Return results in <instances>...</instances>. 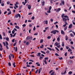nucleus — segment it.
Returning a JSON list of instances; mask_svg holds the SVG:
<instances>
[{
  "instance_id": "nucleus-47",
  "label": "nucleus",
  "mask_w": 75,
  "mask_h": 75,
  "mask_svg": "<svg viewBox=\"0 0 75 75\" xmlns=\"http://www.w3.org/2000/svg\"><path fill=\"white\" fill-rule=\"evenodd\" d=\"M45 3V1H43L42 2V6H44V4Z\"/></svg>"
},
{
  "instance_id": "nucleus-59",
  "label": "nucleus",
  "mask_w": 75,
  "mask_h": 75,
  "mask_svg": "<svg viewBox=\"0 0 75 75\" xmlns=\"http://www.w3.org/2000/svg\"><path fill=\"white\" fill-rule=\"evenodd\" d=\"M59 58L60 60H61V59H63V58L62 57H61V58L59 57Z\"/></svg>"
},
{
  "instance_id": "nucleus-41",
  "label": "nucleus",
  "mask_w": 75,
  "mask_h": 75,
  "mask_svg": "<svg viewBox=\"0 0 75 75\" xmlns=\"http://www.w3.org/2000/svg\"><path fill=\"white\" fill-rule=\"evenodd\" d=\"M43 58H44L43 57H40L39 59L40 60H41V59H43Z\"/></svg>"
},
{
  "instance_id": "nucleus-15",
  "label": "nucleus",
  "mask_w": 75,
  "mask_h": 75,
  "mask_svg": "<svg viewBox=\"0 0 75 75\" xmlns=\"http://www.w3.org/2000/svg\"><path fill=\"white\" fill-rule=\"evenodd\" d=\"M16 64V63H15V62H14L13 63V67H16V65H15Z\"/></svg>"
},
{
  "instance_id": "nucleus-9",
  "label": "nucleus",
  "mask_w": 75,
  "mask_h": 75,
  "mask_svg": "<svg viewBox=\"0 0 75 75\" xmlns=\"http://www.w3.org/2000/svg\"><path fill=\"white\" fill-rule=\"evenodd\" d=\"M61 34H63V35H64V34H65V32H64L63 30H61Z\"/></svg>"
},
{
  "instance_id": "nucleus-21",
  "label": "nucleus",
  "mask_w": 75,
  "mask_h": 75,
  "mask_svg": "<svg viewBox=\"0 0 75 75\" xmlns=\"http://www.w3.org/2000/svg\"><path fill=\"white\" fill-rule=\"evenodd\" d=\"M68 37H67V35H66L65 40L67 41V40H68Z\"/></svg>"
},
{
  "instance_id": "nucleus-17",
  "label": "nucleus",
  "mask_w": 75,
  "mask_h": 75,
  "mask_svg": "<svg viewBox=\"0 0 75 75\" xmlns=\"http://www.w3.org/2000/svg\"><path fill=\"white\" fill-rule=\"evenodd\" d=\"M68 52H71V51H72V50L70 48L68 50Z\"/></svg>"
},
{
  "instance_id": "nucleus-12",
  "label": "nucleus",
  "mask_w": 75,
  "mask_h": 75,
  "mask_svg": "<svg viewBox=\"0 0 75 75\" xmlns=\"http://www.w3.org/2000/svg\"><path fill=\"white\" fill-rule=\"evenodd\" d=\"M72 24H70L69 26V28H72Z\"/></svg>"
},
{
  "instance_id": "nucleus-19",
  "label": "nucleus",
  "mask_w": 75,
  "mask_h": 75,
  "mask_svg": "<svg viewBox=\"0 0 75 75\" xmlns=\"http://www.w3.org/2000/svg\"><path fill=\"white\" fill-rule=\"evenodd\" d=\"M41 52L42 53V54H46L45 52L43 51H41Z\"/></svg>"
},
{
  "instance_id": "nucleus-1",
  "label": "nucleus",
  "mask_w": 75,
  "mask_h": 75,
  "mask_svg": "<svg viewBox=\"0 0 75 75\" xmlns=\"http://www.w3.org/2000/svg\"><path fill=\"white\" fill-rule=\"evenodd\" d=\"M59 33V31L58 30H52L51 32V33H52L53 34H56V33Z\"/></svg>"
},
{
  "instance_id": "nucleus-26",
  "label": "nucleus",
  "mask_w": 75,
  "mask_h": 75,
  "mask_svg": "<svg viewBox=\"0 0 75 75\" xmlns=\"http://www.w3.org/2000/svg\"><path fill=\"white\" fill-rule=\"evenodd\" d=\"M6 41H9V38H7V37L6 38Z\"/></svg>"
},
{
  "instance_id": "nucleus-27",
  "label": "nucleus",
  "mask_w": 75,
  "mask_h": 75,
  "mask_svg": "<svg viewBox=\"0 0 75 75\" xmlns=\"http://www.w3.org/2000/svg\"><path fill=\"white\" fill-rule=\"evenodd\" d=\"M43 47H44V45H42V46H41L40 47V48H43Z\"/></svg>"
},
{
  "instance_id": "nucleus-48",
  "label": "nucleus",
  "mask_w": 75,
  "mask_h": 75,
  "mask_svg": "<svg viewBox=\"0 0 75 75\" xmlns=\"http://www.w3.org/2000/svg\"><path fill=\"white\" fill-rule=\"evenodd\" d=\"M46 53L47 54H49V53H50V51L49 50H47V51H46Z\"/></svg>"
},
{
  "instance_id": "nucleus-64",
  "label": "nucleus",
  "mask_w": 75,
  "mask_h": 75,
  "mask_svg": "<svg viewBox=\"0 0 75 75\" xmlns=\"http://www.w3.org/2000/svg\"><path fill=\"white\" fill-rule=\"evenodd\" d=\"M26 67H30V65H27V66H26Z\"/></svg>"
},
{
  "instance_id": "nucleus-28",
  "label": "nucleus",
  "mask_w": 75,
  "mask_h": 75,
  "mask_svg": "<svg viewBox=\"0 0 75 75\" xmlns=\"http://www.w3.org/2000/svg\"><path fill=\"white\" fill-rule=\"evenodd\" d=\"M55 49H56V50H57V51H59V49H58V48L55 47Z\"/></svg>"
},
{
  "instance_id": "nucleus-14",
  "label": "nucleus",
  "mask_w": 75,
  "mask_h": 75,
  "mask_svg": "<svg viewBox=\"0 0 75 75\" xmlns=\"http://www.w3.org/2000/svg\"><path fill=\"white\" fill-rule=\"evenodd\" d=\"M39 64V62H36V65H37V66H38L39 67H40V64Z\"/></svg>"
},
{
  "instance_id": "nucleus-36",
  "label": "nucleus",
  "mask_w": 75,
  "mask_h": 75,
  "mask_svg": "<svg viewBox=\"0 0 75 75\" xmlns=\"http://www.w3.org/2000/svg\"><path fill=\"white\" fill-rule=\"evenodd\" d=\"M65 15V14L64 13H63L62 15V17L63 18H64V15Z\"/></svg>"
},
{
  "instance_id": "nucleus-40",
  "label": "nucleus",
  "mask_w": 75,
  "mask_h": 75,
  "mask_svg": "<svg viewBox=\"0 0 75 75\" xmlns=\"http://www.w3.org/2000/svg\"><path fill=\"white\" fill-rule=\"evenodd\" d=\"M15 32V31L14 30H12V34H14V32Z\"/></svg>"
},
{
  "instance_id": "nucleus-56",
  "label": "nucleus",
  "mask_w": 75,
  "mask_h": 75,
  "mask_svg": "<svg viewBox=\"0 0 75 75\" xmlns=\"http://www.w3.org/2000/svg\"><path fill=\"white\" fill-rule=\"evenodd\" d=\"M48 59V57H45L44 58L45 60H47V59Z\"/></svg>"
},
{
  "instance_id": "nucleus-42",
  "label": "nucleus",
  "mask_w": 75,
  "mask_h": 75,
  "mask_svg": "<svg viewBox=\"0 0 75 75\" xmlns=\"http://www.w3.org/2000/svg\"><path fill=\"white\" fill-rule=\"evenodd\" d=\"M67 26L66 27L64 28V31H66V30H67Z\"/></svg>"
},
{
  "instance_id": "nucleus-50",
  "label": "nucleus",
  "mask_w": 75,
  "mask_h": 75,
  "mask_svg": "<svg viewBox=\"0 0 75 75\" xmlns=\"http://www.w3.org/2000/svg\"><path fill=\"white\" fill-rule=\"evenodd\" d=\"M51 38V37L50 36H48L47 37V39H50V38Z\"/></svg>"
},
{
  "instance_id": "nucleus-38",
  "label": "nucleus",
  "mask_w": 75,
  "mask_h": 75,
  "mask_svg": "<svg viewBox=\"0 0 75 75\" xmlns=\"http://www.w3.org/2000/svg\"><path fill=\"white\" fill-rule=\"evenodd\" d=\"M55 72H53L52 73L50 74V75H54Z\"/></svg>"
},
{
  "instance_id": "nucleus-2",
  "label": "nucleus",
  "mask_w": 75,
  "mask_h": 75,
  "mask_svg": "<svg viewBox=\"0 0 75 75\" xmlns=\"http://www.w3.org/2000/svg\"><path fill=\"white\" fill-rule=\"evenodd\" d=\"M64 3H65V2L64 0H61V3L60 4V6H62V4H63V5H64Z\"/></svg>"
},
{
  "instance_id": "nucleus-5",
  "label": "nucleus",
  "mask_w": 75,
  "mask_h": 75,
  "mask_svg": "<svg viewBox=\"0 0 75 75\" xmlns=\"http://www.w3.org/2000/svg\"><path fill=\"white\" fill-rule=\"evenodd\" d=\"M59 44H60V43L57 42H56L54 44V45H55V46H57V45H59Z\"/></svg>"
},
{
  "instance_id": "nucleus-51",
  "label": "nucleus",
  "mask_w": 75,
  "mask_h": 75,
  "mask_svg": "<svg viewBox=\"0 0 75 75\" xmlns=\"http://www.w3.org/2000/svg\"><path fill=\"white\" fill-rule=\"evenodd\" d=\"M64 18H68L69 17L68 16H64Z\"/></svg>"
},
{
  "instance_id": "nucleus-8",
  "label": "nucleus",
  "mask_w": 75,
  "mask_h": 75,
  "mask_svg": "<svg viewBox=\"0 0 75 75\" xmlns=\"http://www.w3.org/2000/svg\"><path fill=\"white\" fill-rule=\"evenodd\" d=\"M67 20V19L64 18H63V21H66Z\"/></svg>"
},
{
  "instance_id": "nucleus-54",
  "label": "nucleus",
  "mask_w": 75,
  "mask_h": 75,
  "mask_svg": "<svg viewBox=\"0 0 75 75\" xmlns=\"http://www.w3.org/2000/svg\"><path fill=\"white\" fill-rule=\"evenodd\" d=\"M55 55H56V56H57V57H59V55L57 53H55Z\"/></svg>"
},
{
  "instance_id": "nucleus-16",
  "label": "nucleus",
  "mask_w": 75,
  "mask_h": 75,
  "mask_svg": "<svg viewBox=\"0 0 75 75\" xmlns=\"http://www.w3.org/2000/svg\"><path fill=\"white\" fill-rule=\"evenodd\" d=\"M41 55V53H38V54H37V56H38L39 57Z\"/></svg>"
},
{
  "instance_id": "nucleus-13",
  "label": "nucleus",
  "mask_w": 75,
  "mask_h": 75,
  "mask_svg": "<svg viewBox=\"0 0 75 75\" xmlns=\"http://www.w3.org/2000/svg\"><path fill=\"white\" fill-rule=\"evenodd\" d=\"M57 41L58 42H59L60 41V38L59 37H58L57 39Z\"/></svg>"
},
{
  "instance_id": "nucleus-44",
  "label": "nucleus",
  "mask_w": 75,
  "mask_h": 75,
  "mask_svg": "<svg viewBox=\"0 0 75 75\" xmlns=\"http://www.w3.org/2000/svg\"><path fill=\"white\" fill-rule=\"evenodd\" d=\"M34 18H35V17H34V16H33L31 18V19L32 20H34Z\"/></svg>"
},
{
  "instance_id": "nucleus-4",
  "label": "nucleus",
  "mask_w": 75,
  "mask_h": 75,
  "mask_svg": "<svg viewBox=\"0 0 75 75\" xmlns=\"http://www.w3.org/2000/svg\"><path fill=\"white\" fill-rule=\"evenodd\" d=\"M18 16H19V18H20V17H21V15H20V14H18L16 15V18H18Z\"/></svg>"
},
{
  "instance_id": "nucleus-23",
  "label": "nucleus",
  "mask_w": 75,
  "mask_h": 75,
  "mask_svg": "<svg viewBox=\"0 0 75 75\" xmlns=\"http://www.w3.org/2000/svg\"><path fill=\"white\" fill-rule=\"evenodd\" d=\"M44 41V40L43 39H41L40 41V43H42Z\"/></svg>"
},
{
  "instance_id": "nucleus-29",
  "label": "nucleus",
  "mask_w": 75,
  "mask_h": 75,
  "mask_svg": "<svg viewBox=\"0 0 75 75\" xmlns=\"http://www.w3.org/2000/svg\"><path fill=\"white\" fill-rule=\"evenodd\" d=\"M26 39L28 40H30V37L29 36H27L26 37Z\"/></svg>"
},
{
  "instance_id": "nucleus-35",
  "label": "nucleus",
  "mask_w": 75,
  "mask_h": 75,
  "mask_svg": "<svg viewBox=\"0 0 75 75\" xmlns=\"http://www.w3.org/2000/svg\"><path fill=\"white\" fill-rule=\"evenodd\" d=\"M52 9V7L51 6H50L49 8V10H51Z\"/></svg>"
},
{
  "instance_id": "nucleus-33",
  "label": "nucleus",
  "mask_w": 75,
  "mask_h": 75,
  "mask_svg": "<svg viewBox=\"0 0 75 75\" xmlns=\"http://www.w3.org/2000/svg\"><path fill=\"white\" fill-rule=\"evenodd\" d=\"M57 48H60V47H61V45H57Z\"/></svg>"
},
{
  "instance_id": "nucleus-49",
  "label": "nucleus",
  "mask_w": 75,
  "mask_h": 75,
  "mask_svg": "<svg viewBox=\"0 0 75 75\" xmlns=\"http://www.w3.org/2000/svg\"><path fill=\"white\" fill-rule=\"evenodd\" d=\"M18 49H17V47H16L15 48V51L16 52V51H17Z\"/></svg>"
},
{
  "instance_id": "nucleus-39",
  "label": "nucleus",
  "mask_w": 75,
  "mask_h": 75,
  "mask_svg": "<svg viewBox=\"0 0 75 75\" xmlns=\"http://www.w3.org/2000/svg\"><path fill=\"white\" fill-rule=\"evenodd\" d=\"M62 46L64 47V42H62Z\"/></svg>"
},
{
  "instance_id": "nucleus-52",
  "label": "nucleus",
  "mask_w": 75,
  "mask_h": 75,
  "mask_svg": "<svg viewBox=\"0 0 75 75\" xmlns=\"http://www.w3.org/2000/svg\"><path fill=\"white\" fill-rule=\"evenodd\" d=\"M30 40H33V37H30Z\"/></svg>"
},
{
  "instance_id": "nucleus-6",
  "label": "nucleus",
  "mask_w": 75,
  "mask_h": 75,
  "mask_svg": "<svg viewBox=\"0 0 75 75\" xmlns=\"http://www.w3.org/2000/svg\"><path fill=\"white\" fill-rule=\"evenodd\" d=\"M61 10V8H59L57 10L56 12H57V13H58V12H59V11H60Z\"/></svg>"
},
{
  "instance_id": "nucleus-60",
  "label": "nucleus",
  "mask_w": 75,
  "mask_h": 75,
  "mask_svg": "<svg viewBox=\"0 0 75 75\" xmlns=\"http://www.w3.org/2000/svg\"><path fill=\"white\" fill-rule=\"evenodd\" d=\"M70 35L71 37H73L74 36V35H73V34H72V33L70 34Z\"/></svg>"
},
{
  "instance_id": "nucleus-30",
  "label": "nucleus",
  "mask_w": 75,
  "mask_h": 75,
  "mask_svg": "<svg viewBox=\"0 0 75 75\" xmlns=\"http://www.w3.org/2000/svg\"><path fill=\"white\" fill-rule=\"evenodd\" d=\"M1 6H4V3H2L1 4Z\"/></svg>"
},
{
  "instance_id": "nucleus-53",
  "label": "nucleus",
  "mask_w": 75,
  "mask_h": 75,
  "mask_svg": "<svg viewBox=\"0 0 75 75\" xmlns=\"http://www.w3.org/2000/svg\"><path fill=\"white\" fill-rule=\"evenodd\" d=\"M58 22L57 21L54 23V24H58Z\"/></svg>"
},
{
  "instance_id": "nucleus-62",
  "label": "nucleus",
  "mask_w": 75,
  "mask_h": 75,
  "mask_svg": "<svg viewBox=\"0 0 75 75\" xmlns=\"http://www.w3.org/2000/svg\"><path fill=\"white\" fill-rule=\"evenodd\" d=\"M16 33H14V35H13V37H15V36H16Z\"/></svg>"
},
{
  "instance_id": "nucleus-18",
  "label": "nucleus",
  "mask_w": 75,
  "mask_h": 75,
  "mask_svg": "<svg viewBox=\"0 0 75 75\" xmlns=\"http://www.w3.org/2000/svg\"><path fill=\"white\" fill-rule=\"evenodd\" d=\"M15 28H18V29H19L20 28V27L18 26H15Z\"/></svg>"
},
{
  "instance_id": "nucleus-7",
  "label": "nucleus",
  "mask_w": 75,
  "mask_h": 75,
  "mask_svg": "<svg viewBox=\"0 0 75 75\" xmlns=\"http://www.w3.org/2000/svg\"><path fill=\"white\" fill-rule=\"evenodd\" d=\"M65 24L63 25V27H65L67 25H68V23H67V22H65Z\"/></svg>"
},
{
  "instance_id": "nucleus-46",
  "label": "nucleus",
  "mask_w": 75,
  "mask_h": 75,
  "mask_svg": "<svg viewBox=\"0 0 75 75\" xmlns=\"http://www.w3.org/2000/svg\"><path fill=\"white\" fill-rule=\"evenodd\" d=\"M66 49L67 50H68V49H69L70 48L69 47H68V46H66Z\"/></svg>"
},
{
  "instance_id": "nucleus-63",
  "label": "nucleus",
  "mask_w": 75,
  "mask_h": 75,
  "mask_svg": "<svg viewBox=\"0 0 75 75\" xmlns=\"http://www.w3.org/2000/svg\"><path fill=\"white\" fill-rule=\"evenodd\" d=\"M8 65L9 66H11V63H10V62H9L8 63Z\"/></svg>"
},
{
  "instance_id": "nucleus-61",
  "label": "nucleus",
  "mask_w": 75,
  "mask_h": 75,
  "mask_svg": "<svg viewBox=\"0 0 75 75\" xmlns=\"http://www.w3.org/2000/svg\"><path fill=\"white\" fill-rule=\"evenodd\" d=\"M29 44H30V43H29V42H27L26 43V45H29Z\"/></svg>"
},
{
  "instance_id": "nucleus-11",
  "label": "nucleus",
  "mask_w": 75,
  "mask_h": 75,
  "mask_svg": "<svg viewBox=\"0 0 75 75\" xmlns=\"http://www.w3.org/2000/svg\"><path fill=\"white\" fill-rule=\"evenodd\" d=\"M28 8L29 9V10H30L31 9V6L29 5H28Z\"/></svg>"
},
{
  "instance_id": "nucleus-20",
  "label": "nucleus",
  "mask_w": 75,
  "mask_h": 75,
  "mask_svg": "<svg viewBox=\"0 0 75 75\" xmlns=\"http://www.w3.org/2000/svg\"><path fill=\"white\" fill-rule=\"evenodd\" d=\"M10 55L11 57H12L13 58H14V55L13 54H10Z\"/></svg>"
},
{
  "instance_id": "nucleus-22",
  "label": "nucleus",
  "mask_w": 75,
  "mask_h": 75,
  "mask_svg": "<svg viewBox=\"0 0 75 75\" xmlns=\"http://www.w3.org/2000/svg\"><path fill=\"white\" fill-rule=\"evenodd\" d=\"M5 42H6V46H8V42H7V41H6Z\"/></svg>"
},
{
  "instance_id": "nucleus-3",
  "label": "nucleus",
  "mask_w": 75,
  "mask_h": 75,
  "mask_svg": "<svg viewBox=\"0 0 75 75\" xmlns=\"http://www.w3.org/2000/svg\"><path fill=\"white\" fill-rule=\"evenodd\" d=\"M19 3L18 2H16V4H14V5L16 7V8H18V6H17V5L19 4Z\"/></svg>"
},
{
  "instance_id": "nucleus-10",
  "label": "nucleus",
  "mask_w": 75,
  "mask_h": 75,
  "mask_svg": "<svg viewBox=\"0 0 75 75\" xmlns=\"http://www.w3.org/2000/svg\"><path fill=\"white\" fill-rule=\"evenodd\" d=\"M42 70V68H40L39 70V74H40V72H41V70Z\"/></svg>"
},
{
  "instance_id": "nucleus-57",
  "label": "nucleus",
  "mask_w": 75,
  "mask_h": 75,
  "mask_svg": "<svg viewBox=\"0 0 75 75\" xmlns=\"http://www.w3.org/2000/svg\"><path fill=\"white\" fill-rule=\"evenodd\" d=\"M35 27L34 26L33 29V30L35 31Z\"/></svg>"
},
{
  "instance_id": "nucleus-24",
  "label": "nucleus",
  "mask_w": 75,
  "mask_h": 75,
  "mask_svg": "<svg viewBox=\"0 0 75 75\" xmlns=\"http://www.w3.org/2000/svg\"><path fill=\"white\" fill-rule=\"evenodd\" d=\"M68 74L69 75H71V74H72V72L71 71H69L68 73Z\"/></svg>"
},
{
  "instance_id": "nucleus-55",
  "label": "nucleus",
  "mask_w": 75,
  "mask_h": 75,
  "mask_svg": "<svg viewBox=\"0 0 75 75\" xmlns=\"http://www.w3.org/2000/svg\"><path fill=\"white\" fill-rule=\"evenodd\" d=\"M29 61H30V62H34V61H33V60L32 59H30L29 60Z\"/></svg>"
},
{
  "instance_id": "nucleus-45",
  "label": "nucleus",
  "mask_w": 75,
  "mask_h": 75,
  "mask_svg": "<svg viewBox=\"0 0 75 75\" xmlns=\"http://www.w3.org/2000/svg\"><path fill=\"white\" fill-rule=\"evenodd\" d=\"M0 39L2 40V36H1V35H0Z\"/></svg>"
},
{
  "instance_id": "nucleus-58",
  "label": "nucleus",
  "mask_w": 75,
  "mask_h": 75,
  "mask_svg": "<svg viewBox=\"0 0 75 75\" xmlns=\"http://www.w3.org/2000/svg\"><path fill=\"white\" fill-rule=\"evenodd\" d=\"M23 27H25L26 26V25L25 24H24L22 25Z\"/></svg>"
},
{
  "instance_id": "nucleus-37",
  "label": "nucleus",
  "mask_w": 75,
  "mask_h": 75,
  "mask_svg": "<svg viewBox=\"0 0 75 75\" xmlns=\"http://www.w3.org/2000/svg\"><path fill=\"white\" fill-rule=\"evenodd\" d=\"M12 56H11V55H9V58L10 59V60H11V57Z\"/></svg>"
},
{
  "instance_id": "nucleus-32",
  "label": "nucleus",
  "mask_w": 75,
  "mask_h": 75,
  "mask_svg": "<svg viewBox=\"0 0 75 75\" xmlns=\"http://www.w3.org/2000/svg\"><path fill=\"white\" fill-rule=\"evenodd\" d=\"M44 62L45 64H46V65H47V61H46V60H45L44 61Z\"/></svg>"
},
{
  "instance_id": "nucleus-43",
  "label": "nucleus",
  "mask_w": 75,
  "mask_h": 75,
  "mask_svg": "<svg viewBox=\"0 0 75 75\" xmlns=\"http://www.w3.org/2000/svg\"><path fill=\"white\" fill-rule=\"evenodd\" d=\"M11 11H9V12L8 13V14H7V15H9L10 14H11Z\"/></svg>"
},
{
  "instance_id": "nucleus-25",
  "label": "nucleus",
  "mask_w": 75,
  "mask_h": 75,
  "mask_svg": "<svg viewBox=\"0 0 75 75\" xmlns=\"http://www.w3.org/2000/svg\"><path fill=\"white\" fill-rule=\"evenodd\" d=\"M47 49L50 50V51H52V49L50 47H47Z\"/></svg>"
},
{
  "instance_id": "nucleus-34",
  "label": "nucleus",
  "mask_w": 75,
  "mask_h": 75,
  "mask_svg": "<svg viewBox=\"0 0 75 75\" xmlns=\"http://www.w3.org/2000/svg\"><path fill=\"white\" fill-rule=\"evenodd\" d=\"M47 13H51V10L49 9V10L47 11Z\"/></svg>"
},
{
  "instance_id": "nucleus-31",
  "label": "nucleus",
  "mask_w": 75,
  "mask_h": 75,
  "mask_svg": "<svg viewBox=\"0 0 75 75\" xmlns=\"http://www.w3.org/2000/svg\"><path fill=\"white\" fill-rule=\"evenodd\" d=\"M45 23H44L45 24H46L47 25L48 24V21H45Z\"/></svg>"
}]
</instances>
